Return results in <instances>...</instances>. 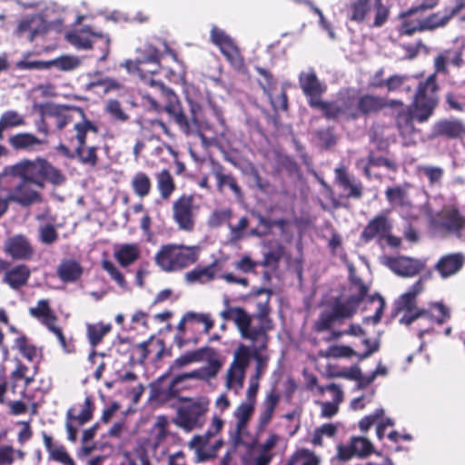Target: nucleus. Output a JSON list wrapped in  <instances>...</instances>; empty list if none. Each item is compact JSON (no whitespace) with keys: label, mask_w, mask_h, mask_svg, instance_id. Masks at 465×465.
Returning a JSON list of instances; mask_svg holds the SVG:
<instances>
[{"label":"nucleus","mask_w":465,"mask_h":465,"mask_svg":"<svg viewBox=\"0 0 465 465\" xmlns=\"http://www.w3.org/2000/svg\"><path fill=\"white\" fill-rule=\"evenodd\" d=\"M153 88L157 89L164 102L163 109L174 121L183 134H196L203 141L205 140V132L212 133L213 138L224 134L226 122L223 112L213 100H208L206 107L190 100L191 116L188 117L183 110L178 95L171 88L166 87L162 82Z\"/></svg>","instance_id":"1"},{"label":"nucleus","mask_w":465,"mask_h":465,"mask_svg":"<svg viewBox=\"0 0 465 465\" xmlns=\"http://www.w3.org/2000/svg\"><path fill=\"white\" fill-rule=\"evenodd\" d=\"M270 300L268 296L264 302H259L256 312L249 314L242 307L231 306L229 300L226 299L220 316L225 322H233L241 336L249 340L252 346L262 345V348H267L270 340L268 332L274 327L270 317Z\"/></svg>","instance_id":"2"},{"label":"nucleus","mask_w":465,"mask_h":465,"mask_svg":"<svg viewBox=\"0 0 465 465\" xmlns=\"http://www.w3.org/2000/svg\"><path fill=\"white\" fill-rule=\"evenodd\" d=\"M386 108V98L373 94H359L351 88L341 90L331 120L341 118L346 122L369 118Z\"/></svg>","instance_id":"3"},{"label":"nucleus","mask_w":465,"mask_h":465,"mask_svg":"<svg viewBox=\"0 0 465 465\" xmlns=\"http://www.w3.org/2000/svg\"><path fill=\"white\" fill-rule=\"evenodd\" d=\"M352 283L358 289L357 294L350 295L345 300L341 296L331 297L322 303L317 322L320 330L330 329L333 322L351 319L356 314L359 306L367 297L369 287L360 278L353 279Z\"/></svg>","instance_id":"4"},{"label":"nucleus","mask_w":465,"mask_h":465,"mask_svg":"<svg viewBox=\"0 0 465 465\" xmlns=\"http://www.w3.org/2000/svg\"><path fill=\"white\" fill-rule=\"evenodd\" d=\"M4 173L31 182L40 190L45 188V182L59 185L65 181L62 172L42 157L33 161L23 160L16 164L6 166Z\"/></svg>","instance_id":"5"},{"label":"nucleus","mask_w":465,"mask_h":465,"mask_svg":"<svg viewBox=\"0 0 465 465\" xmlns=\"http://www.w3.org/2000/svg\"><path fill=\"white\" fill-rule=\"evenodd\" d=\"M422 290L423 283L421 279H420L407 292L399 297L395 302V310L397 312H405L400 319V322L410 326L417 319L426 318L439 325L445 323L450 318V312L442 302H436L432 305V307L438 311V315H433L430 311L417 307V296Z\"/></svg>","instance_id":"6"},{"label":"nucleus","mask_w":465,"mask_h":465,"mask_svg":"<svg viewBox=\"0 0 465 465\" xmlns=\"http://www.w3.org/2000/svg\"><path fill=\"white\" fill-rule=\"evenodd\" d=\"M74 135L66 136V141L69 145L74 147L72 151L68 145L60 143L57 146V151L69 159L77 158L78 161L91 167H95L98 163L97 151L98 146H86V135L88 132L94 134L98 133V127L89 119L82 120L74 124Z\"/></svg>","instance_id":"7"},{"label":"nucleus","mask_w":465,"mask_h":465,"mask_svg":"<svg viewBox=\"0 0 465 465\" xmlns=\"http://www.w3.org/2000/svg\"><path fill=\"white\" fill-rule=\"evenodd\" d=\"M199 247L168 243L162 245L155 254V263L166 272H179L195 263Z\"/></svg>","instance_id":"8"},{"label":"nucleus","mask_w":465,"mask_h":465,"mask_svg":"<svg viewBox=\"0 0 465 465\" xmlns=\"http://www.w3.org/2000/svg\"><path fill=\"white\" fill-rule=\"evenodd\" d=\"M439 91L435 73L418 83L411 105L418 112L419 123H425L433 115L440 103Z\"/></svg>","instance_id":"9"},{"label":"nucleus","mask_w":465,"mask_h":465,"mask_svg":"<svg viewBox=\"0 0 465 465\" xmlns=\"http://www.w3.org/2000/svg\"><path fill=\"white\" fill-rule=\"evenodd\" d=\"M299 85L302 94L307 98L308 104L312 109L322 111L325 119L331 120L334 111L336 101H324L322 94L326 92V85L317 77L314 69L308 72H301L298 76Z\"/></svg>","instance_id":"10"},{"label":"nucleus","mask_w":465,"mask_h":465,"mask_svg":"<svg viewBox=\"0 0 465 465\" xmlns=\"http://www.w3.org/2000/svg\"><path fill=\"white\" fill-rule=\"evenodd\" d=\"M224 421L218 416H213L208 430L203 435H195L189 442L191 449L195 450L198 461H206L217 456L219 449L223 445V440H218L210 445V440L215 437L223 429Z\"/></svg>","instance_id":"11"},{"label":"nucleus","mask_w":465,"mask_h":465,"mask_svg":"<svg viewBox=\"0 0 465 465\" xmlns=\"http://www.w3.org/2000/svg\"><path fill=\"white\" fill-rule=\"evenodd\" d=\"M194 200L195 194L183 193L173 202L172 219L182 232H192L195 228L199 205Z\"/></svg>","instance_id":"12"},{"label":"nucleus","mask_w":465,"mask_h":465,"mask_svg":"<svg viewBox=\"0 0 465 465\" xmlns=\"http://www.w3.org/2000/svg\"><path fill=\"white\" fill-rule=\"evenodd\" d=\"M189 403L178 409L173 423L189 432L201 429L205 423V415L209 411V401L206 400H188Z\"/></svg>","instance_id":"13"},{"label":"nucleus","mask_w":465,"mask_h":465,"mask_svg":"<svg viewBox=\"0 0 465 465\" xmlns=\"http://www.w3.org/2000/svg\"><path fill=\"white\" fill-rule=\"evenodd\" d=\"M350 20L356 23H362L372 13L375 12L372 26L383 25L389 17V8L382 4V0H356L350 6Z\"/></svg>","instance_id":"14"},{"label":"nucleus","mask_w":465,"mask_h":465,"mask_svg":"<svg viewBox=\"0 0 465 465\" xmlns=\"http://www.w3.org/2000/svg\"><path fill=\"white\" fill-rule=\"evenodd\" d=\"M222 368V362L217 358H210L208 363L205 366L201 367L198 370L192 371L190 372L182 373L173 377L168 387V394L171 396H176L180 392L178 385L190 379H197L202 381H209L216 377Z\"/></svg>","instance_id":"15"},{"label":"nucleus","mask_w":465,"mask_h":465,"mask_svg":"<svg viewBox=\"0 0 465 465\" xmlns=\"http://www.w3.org/2000/svg\"><path fill=\"white\" fill-rule=\"evenodd\" d=\"M80 413H76V407H71L66 412L65 428L67 431V439L75 442L77 440L78 430L74 423L78 426L84 425L94 418V402L92 396H86L84 403L80 406Z\"/></svg>","instance_id":"16"},{"label":"nucleus","mask_w":465,"mask_h":465,"mask_svg":"<svg viewBox=\"0 0 465 465\" xmlns=\"http://www.w3.org/2000/svg\"><path fill=\"white\" fill-rule=\"evenodd\" d=\"M74 113L81 115L82 120L87 119L82 108L76 106H67L61 104H48L45 105V115L50 118L55 129L62 131L66 125L74 121Z\"/></svg>","instance_id":"17"},{"label":"nucleus","mask_w":465,"mask_h":465,"mask_svg":"<svg viewBox=\"0 0 465 465\" xmlns=\"http://www.w3.org/2000/svg\"><path fill=\"white\" fill-rule=\"evenodd\" d=\"M4 251L16 261H30L35 252L30 239L21 233L8 237L5 242Z\"/></svg>","instance_id":"18"},{"label":"nucleus","mask_w":465,"mask_h":465,"mask_svg":"<svg viewBox=\"0 0 465 465\" xmlns=\"http://www.w3.org/2000/svg\"><path fill=\"white\" fill-rule=\"evenodd\" d=\"M461 140L465 138V123L459 118H443L434 123L430 138Z\"/></svg>","instance_id":"19"},{"label":"nucleus","mask_w":465,"mask_h":465,"mask_svg":"<svg viewBox=\"0 0 465 465\" xmlns=\"http://www.w3.org/2000/svg\"><path fill=\"white\" fill-rule=\"evenodd\" d=\"M392 224L387 213H381L371 219L360 234V241L368 243L374 239L382 241L386 233L391 232Z\"/></svg>","instance_id":"20"},{"label":"nucleus","mask_w":465,"mask_h":465,"mask_svg":"<svg viewBox=\"0 0 465 465\" xmlns=\"http://www.w3.org/2000/svg\"><path fill=\"white\" fill-rule=\"evenodd\" d=\"M203 323V332L208 334L214 325L213 320L209 314L196 313L189 312L185 313L177 325V330L180 334L175 335L174 342L179 349H182L185 344L189 342V340L183 338V334L186 330V324L190 327H193L194 324Z\"/></svg>","instance_id":"21"},{"label":"nucleus","mask_w":465,"mask_h":465,"mask_svg":"<svg viewBox=\"0 0 465 465\" xmlns=\"http://www.w3.org/2000/svg\"><path fill=\"white\" fill-rule=\"evenodd\" d=\"M153 341V336L141 343H134L131 339L124 338L119 341L117 351L120 354L128 355L129 361L143 364L151 352L149 346Z\"/></svg>","instance_id":"22"},{"label":"nucleus","mask_w":465,"mask_h":465,"mask_svg":"<svg viewBox=\"0 0 465 465\" xmlns=\"http://www.w3.org/2000/svg\"><path fill=\"white\" fill-rule=\"evenodd\" d=\"M124 66L128 73L136 74L144 83V84L154 87L161 81L153 78L161 69V61L141 63V61L126 60Z\"/></svg>","instance_id":"23"},{"label":"nucleus","mask_w":465,"mask_h":465,"mask_svg":"<svg viewBox=\"0 0 465 465\" xmlns=\"http://www.w3.org/2000/svg\"><path fill=\"white\" fill-rule=\"evenodd\" d=\"M418 112L410 104L406 108L400 110L395 116V125L400 136L404 141V144H409L414 137L416 128L414 120L419 122Z\"/></svg>","instance_id":"24"},{"label":"nucleus","mask_w":465,"mask_h":465,"mask_svg":"<svg viewBox=\"0 0 465 465\" xmlns=\"http://www.w3.org/2000/svg\"><path fill=\"white\" fill-rule=\"evenodd\" d=\"M465 265V254L452 252L442 255L434 265V270L442 279L450 278L461 271Z\"/></svg>","instance_id":"25"},{"label":"nucleus","mask_w":465,"mask_h":465,"mask_svg":"<svg viewBox=\"0 0 465 465\" xmlns=\"http://www.w3.org/2000/svg\"><path fill=\"white\" fill-rule=\"evenodd\" d=\"M346 320L347 319H343L341 322H333L331 325L330 329L320 330L317 327V322L319 321V315H318L316 320L312 323V329L316 333H322V332H326V331L329 332V335L327 337L323 338V341L326 342L338 341L339 339H341L342 336H345V335L360 337V336H363L366 334L365 330L360 324H355V323H351L349 325V328L346 330H343V331L335 329V326L343 324Z\"/></svg>","instance_id":"26"},{"label":"nucleus","mask_w":465,"mask_h":465,"mask_svg":"<svg viewBox=\"0 0 465 465\" xmlns=\"http://www.w3.org/2000/svg\"><path fill=\"white\" fill-rule=\"evenodd\" d=\"M335 180L347 192L346 198L360 200L363 196V185L360 180L351 177L345 166L335 169Z\"/></svg>","instance_id":"27"},{"label":"nucleus","mask_w":465,"mask_h":465,"mask_svg":"<svg viewBox=\"0 0 465 465\" xmlns=\"http://www.w3.org/2000/svg\"><path fill=\"white\" fill-rule=\"evenodd\" d=\"M254 407L255 405L243 401L234 411L236 424L232 437L236 444L242 442V437L247 434L248 423L254 411Z\"/></svg>","instance_id":"28"},{"label":"nucleus","mask_w":465,"mask_h":465,"mask_svg":"<svg viewBox=\"0 0 465 465\" xmlns=\"http://www.w3.org/2000/svg\"><path fill=\"white\" fill-rule=\"evenodd\" d=\"M34 183L28 181L21 180L15 187L9 199L22 206H29L35 203L42 202L40 193L33 188Z\"/></svg>","instance_id":"29"},{"label":"nucleus","mask_w":465,"mask_h":465,"mask_svg":"<svg viewBox=\"0 0 465 465\" xmlns=\"http://www.w3.org/2000/svg\"><path fill=\"white\" fill-rule=\"evenodd\" d=\"M225 168L218 162L212 161V173L216 179L217 189L222 192L228 186L236 197L242 196V191L232 173H225Z\"/></svg>","instance_id":"30"},{"label":"nucleus","mask_w":465,"mask_h":465,"mask_svg":"<svg viewBox=\"0 0 465 465\" xmlns=\"http://www.w3.org/2000/svg\"><path fill=\"white\" fill-rule=\"evenodd\" d=\"M460 7L461 5L446 7L442 15L440 12H436L423 17L421 29L433 31L446 26L453 17L459 15Z\"/></svg>","instance_id":"31"},{"label":"nucleus","mask_w":465,"mask_h":465,"mask_svg":"<svg viewBox=\"0 0 465 465\" xmlns=\"http://www.w3.org/2000/svg\"><path fill=\"white\" fill-rule=\"evenodd\" d=\"M279 401L280 395L275 390H271L266 393L258 419L257 429L259 431L264 430L271 422Z\"/></svg>","instance_id":"32"},{"label":"nucleus","mask_w":465,"mask_h":465,"mask_svg":"<svg viewBox=\"0 0 465 465\" xmlns=\"http://www.w3.org/2000/svg\"><path fill=\"white\" fill-rule=\"evenodd\" d=\"M31 276V270L26 264H17L7 270L3 277V282L13 290L25 286Z\"/></svg>","instance_id":"33"},{"label":"nucleus","mask_w":465,"mask_h":465,"mask_svg":"<svg viewBox=\"0 0 465 465\" xmlns=\"http://www.w3.org/2000/svg\"><path fill=\"white\" fill-rule=\"evenodd\" d=\"M441 227L460 239L465 232V216L457 208L449 210L443 216Z\"/></svg>","instance_id":"34"},{"label":"nucleus","mask_w":465,"mask_h":465,"mask_svg":"<svg viewBox=\"0 0 465 465\" xmlns=\"http://www.w3.org/2000/svg\"><path fill=\"white\" fill-rule=\"evenodd\" d=\"M140 256V246L136 242L117 245L114 252V259L122 267H128L134 264Z\"/></svg>","instance_id":"35"},{"label":"nucleus","mask_w":465,"mask_h":465,"mask_svg":"<svg viewBox=\"0 0 465 465\" xmlns=\"http://www.w3.org/2000/svg\"><path fill=\"white\" fill-rule=\"evenodd\" d=\"M56 273L63 282H74L81 278L83 267L74 259H64L59 263Z\"/></svg>","instance_id":"36"},{"label":"nucleus","mask_w":465,"mask_h":465,"mask_svg":"<svg viewBox=\"0 0 465 465\" xmlns=\"http://www.w3.org/2000/svg\"><path fill=\"white\" fill-rule=\"evenodd\" d=\"M10 146L16 151L31 150L35 145L47 144L48 140L45 138H38L30 133H19L11 135L8 139Z\"/></svg>","instance_id":"37"},{"label":"nucleus","mask_w":465,"mask_h":465,"mask_svg":"<svg viewBox=\"0 0 465 465\" xmlns=\"http://www.w3.org/2000/svg\"><path fill=\"white\" fill-rule=\"evenodd\" d=\"M410 187L409 183L388 187L385 191V197L389 203L393 207L411 208L412 203L408 195Z\"/></svg>","instance_id":"38"},{"label":"nucleus","mask_w":465,"mask_h":465,"mask_svg":"<svg viewBox=\"0 0 465 465\" xmlns=\"http://www.w3.org/2000/svg\"><path fill=\"white\" fill-rule=\"evenodd\" d=\"M212 352V354H215L214 351L209 347H203L195 351H188L177 359L172 363L169 367L167 372L162 376V378L166 377L171 373L173 370L183 368L190 363L201 361L203 359V356L207 352Z\"/></svg>","instance_id":"39"},{"label":"nucleus","mask_w":465,"mask_h":465,"mask_svg":"<svg viewBox=\"0 0 465 465\" xmlns=\"http://www.w3.org/2000/svg\"><path fill=\"white\" fill-rule=\"evenodd\" d=\"M32 317L39 320L46 328L57 322V316L50 307L48 300L43 299L37 302L35 307L29 309Z\"/></svg>","instance_id":"40"},{"label":"nucleus","mask_w":465,"mask_h":465,"mask_svg":"<svg viewBox=\"0 0 465 465\" xmlns=\"http://www.w3.org/2000/svg\"><path fill=\"white\" fill-rule=\"evenodd\" d=\"M217 261L213 262L205 267L197 266L185 273V279L189 282H206L215 278V267Z\"/></svg>","instance_id":"41"},{"label":"nucleus","mask_w":465,"mask_h":465,"mask_svg":"<svg viewBox=\"0 0 465 465\" xmlns=\"http://www.w3.org/2000/svg\"><path fill=\"white\" fill-rule=\"evenodd\" d=\"M155 178L161 198L168 200L176 189L175 182L171 173L167 169H163L156 173Z\"/></svg>","instance_id":"42"},{"label":"nucleus","mask_w":465,"mask_h":465,"mask_svg":"<svg viewBox=\"0 0 465 465\" xmlns=\"http://www.w3.org/2000/svg\"><path fill=\"white\" fill-rule=\"evenodd\" d=\"M110 37L104 34H93V45L91 49L94 51L93 56L98 62H104L107 59L110 53Z\"/></svg>","instance_id":"43"},{"label":"nucleus","mask_w":465,"mask_h":465,"mask_svg":"<svg viewBox=\"0 0 465 465\" xmlns=\"http://www.w3.org/2000/svg\"><path fill=\"white\" fill-rule=\"evenodd\" d=\"M389 264L399 275L413 276L419 273V267L410 258H390Z\"/></svg>","instance_id":"44"},{"label":"nucleus","mask_w":465,"mask_h":465,"mask_svg":"<svg viewBox=\"0 0 465 465\" xmlns=\"http://www.w3.org/2000/svg\"><path fill=\"white\" fill-rule=\"evenodd\" d=\"M134 193L140 198L148 196L152 191V181L149 175L143 172L136 173L131 181Z\"/></svg>","instance_id":"45"},{"label":"nucleus","mask_w":465,"mask_h":465,"mask_svg":"<svg viewBox=\"0 0 465 465\" xmlns=\"http://www.w3.org/2000/svg\"><path fill=\"white\" fill-rule=\"evenodd\" d=\"M25 124V118L17 112L8 110L0 116V141L4 139V132L7 129Z\"/></svg>","instance_id":"46"},{"label":"nucleus","mask_w":465,"mask_h":465,"mask_svg":"<svg viewBox=\"0 0 465 465\" xmlns=\"http://www.w3.org/2000/svg\"><path fill=\"white\" fill-rule=\"evenodd\" d=\"M246 371L230 366L226 373V387L236 394L242 389Z\"/></svg>","instance_id":"47"},{"label":"nucleus","mask_w":465,"mask_h":465,"mask_svg":"<svg viewBox=\"0 0 465 465\" xmlns=\"http://www.w3.org/2000/svg\"><path fill=\"white\" fill-rule=\"evenodd\" d=\"M112 329L111 324L96 323L87 325V337L89 343L93 347H96L104 339V337L110 332Z\"/></svg>","instance_id":"48"},{"label":"nucleus","mask_w":465,"mask_h":465,"mask_svg":"<svg viewBox=\"0 0 465 465\" xmlns=\"http://www.w3.org/2000/svg\"><path fill=\"white\" fill-rule=\"evenodd\" d=\"M232 218V210L231 208L214 209L207 219V224L211 228H218L230 223Z\"/></svg>","instance_id":"49"},{"label":"nucleus","mask_w":465,"mask_h":465,"mask_svg":"<svg viewBox=\"0 0 465 465\" xmlns=\"http://www.w3.org/2000/svg\"><path fill=\"white\" fill-rule=\"evenodd\" d=\"M93 34L86 29H83L68 35L69 42L79 49H91L93 45Z\"/></svg>","instance_id":"50"},{"label":"nucleus","mask_w":465,"mask_h":465,"mask_svg":"<svg viewBox=\"0 0 465 465\" xmlns=\"http://www.w3.org/2000/svg\"><path fill=\"white\" fill-rule=\"evenodd\" d=\"M251 358H252L251 349L244 344H240L234 351L233 361L230 366L246 371Z\"/></svg>","instance_id":"51"},{"label":"nucleus","mask_w":465,"mask_h":465,"mask_svg":"<svg viewBox=\"0 0 465 465\" xmlns=\"http://www.w3.org/2000/svg\"><path fill=\"white\" fill-rule=\"evenodd\" d=\"M137 57L134 61H141V63L161 61L162 54L157 47L152 44H145L137 48Z\"/></svg>","instance_id":"52"},{"label":"nucleus","mask_w":465,"mask_h":465,"mask_svg":"<svg viewBox=\"0 0 465 465\" xmlns=\"http://www.w3.org/2000/svg\"><path fill=\"white\" fill-rule=\"evenodd\" d=\"M104 110L115 122L125 123L130 119L129 114L124 112L121 103L116 99L108 100Z\"/></svg>","instance_id":"53"},{"label":"nucleus","mask_w":465,"mask_h":465,"mask_svg":"<svg viewBox=\"0 0 465 465\" xmlns=\"http://www.w3.org/2000/svg\"><path fill=\"white\" fill-rule=\"evenodd\" d=\"M414 15H408L407 11L402 15L405 17L401 24V34L406 35H412L416 32H424L425 29H421L423 24V18H415Z\"/></svg>","instance_id":"54"},{"label":"nucleus","mask_w":465,"mask_h":465,"mask_svg":"<svg viewBox=\"0 0 465 465\" xmlns=\"http://www.w3.org/2000/svg\"><path fill=\"white\" fill-rule=\"evenodd\" d=\"M322 355L325 358H351L356 355V351L348 345H331Z\"/></svg>","instance_id":"55"},{"label":"nucleus","mask_w":465,"mask_h":465,"mask_svg":"<svg viewBox=\"0 0 465 465\" xmlns=\"http://www.w3.org/2000/svg\"><path fill=\"white\" fill-rule=\"evenodd\" d=\"M266 350L267 348H262V345L252 346V356L256 361L255 377H260V375L264 372L267 367L270 358L269 355L263 353V351Z\"/></svg>","instance_id":"56"},{"label":"nucleus","mask_w":465,"mask_h":465,"mask_svg":"<svg viewBox=\"0 0 465 465\" xmlns=\"http://www.w3.org/2000/svg\"><path fill=\"white\" fill-rule=\"evenodd\" d=\"M351 445L355 455L360 457H367L373 452L371 442L364 437H353Z\"/></svg>","instance_id":"57"},{"label":"nucleus","mask_w":465,"mask_h":465,"mask_svg":"<svg viewBox=\"0 0 465 465\" xmlns=\"http://www.w3.org/2000/svg\"><path fill=\"white\" fill-rule=\"evenodd\" d=\"M315 136L319 140L321 146L324 149H330L337 143L334 128L331 126L317 130Z\"/></svg>","instance_id":"58"},{"label":"nucleus","mask_w":465,"mask_h":465,"mask_svg":"<svg viewBox=\"0 0 465 465\" xmlns=\"http://www.w3.org/2000/svg\"><path fill=\"white\" fill-rule=\"evenodd\" d=\"M102 269L105 271L110 278L114 281L119 287L126 288L127 282L124 274L119 271V269L114 264L113 262L109 260H103L101 263Z\"/></svg>","instance_id":"59"},{"label":"nucleus","mask_w":465,"mask_h":465,"mask_svg":"<svg viewBox=\"0 0 465 465\" xmlns=\"http://www.w3.org/2000/svg\"><path fill=\"white\" fill-rule=\"evenodd\" d=\"M369 302H378V307L376 308L375 313L372 316L363 318V322L368 323L369 322H371L372 324L376 325L381 322V319L382 317L386 304L385 300L381 294L375 293L369 297Z\"/></svg>","instance_id":"60"},{"label":"nucleus","mask_w":465,"mask_h":465,"mask_svg":"<svg viewBox=\"0 0 465 465\" xmlns=\"http://www.w3.org/2000/svg\"><path fill=\"white\" fill-rule=\"evenodd\" d=\"M406 77L399 74H393L387 80H380L372 83L371 85L375 88H381L385 86L389 92H394L399 90L403 84Z\"/></svg>","instance_id":"61"},{"label":"nucleus","mask_w":465,"mask_h":465,"mask_svg":"<svg viewBox=\"0 0 465 465\" xmlns=\"http://www.w3.org/2000/svg\"><path fill=\"white\" fill-rule=\"evenodd\" d=\"M58 232L54 225L47 223L39 228V240L42 243L52 245L58 240Z\"/></svg>","instance_id":"62"},{"label":"nucleus","mask_w":465,"mask_h":465,"mask_svg":"<svg viewBox=\"0 0 465 465\" xmlns=\"http://www.w3.org/2000/svg\"><path fill=\"white\" fill-rule=\"evenodd\" d=\"M284 252V247L279 244L276 248L267 252L262 262L260 263L263 267H276L279 261L282 257Z\"/></svg>","instance_id":"63"},{"label":"nucleus","mask_w":465,"mask_h":465,"mask_svg":"<svg viewBox=\"0 0 465 465\" xmlns=\"http://www.w3.org/2000/svg\"><path fill=\"white\" fill-rule=\"evenodd\" d=\"M48 63H51V66H55L56 68L63 71H70L75 69L80 64L78 58L73 56H61L59 58L48 61Z\"/></svg>","instance_id":"64"}]
</instances>
